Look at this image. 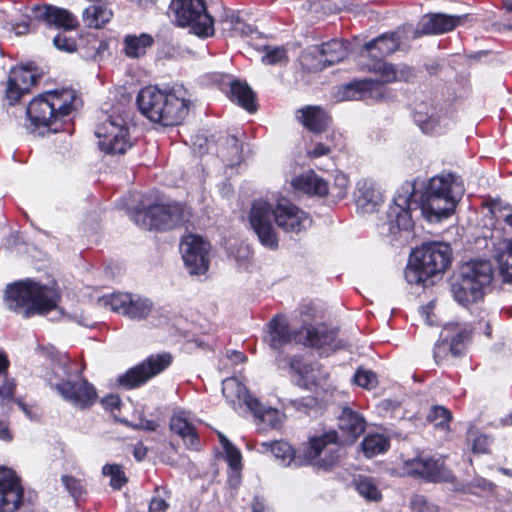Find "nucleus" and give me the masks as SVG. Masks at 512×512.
Listing matches in <instances>:
<instances>
[{
	"mask_svg": "<svg viewBox=\"0 0 512 512\" xmlns=\"http://www.w3.org/2000/svg\"><path fill=\"white\" fill-rule=\"evenodd\" d=\"M451 419V412L443 406H433L427 415L429 422L434 423L435 427L441 428L444 431L449 429Z\"/></svg>",
	"mask_w": 512,
	"mask_h": 512,
	"instance_id": "44",
	"label": "nucleus"
},
{
	"mask_svg": "<svg viewBox=\"0 0 512 512\" xmlns=\"http://www.w3.org/2000/svg\"><path fill=\"white\" fill-rule=\"evenodd\" d=\"M58 301L59 294L55 289L31 281L10 285L6 290L7 307L24 317L56 309Z\"/></svg>",
	"mask_w": 512,
	"mask_h": 512,
	"instance_id": "6",
	"label": "nucleus"
},
{
	"mask_svg": "<svg viewBox=\"0 0 512 512\" xmlns=\"http://www.w3.org/2000/svg\"><path fill=\"white\" fill-rule=\"evenodd\" d=\"M355 383L365 389H373L377 385V376L371 370L358 369L354 375Z\"/></svg>",
	"mask_w": 512,
	"mask_h": 512,
	"instance_id": "49",
	"label": "nucleus"
},
{
	"mask_svg": "<svg viewBox=\"0 0 512 512\" xmlns=\"http://www.w3.org/2000/svg\"><path fill=\"white\" fill-rule=\"evenodd\" d=\"M411 508L413 512H438V508L423 496H415Z\"/></svg>",
	"mask_w": 512,
	"mask_h": 512,
	"instance_id": "52",
	"label": "nucleus"
},
{
	"mask_svg": "<svg viewBox=\"0 0 512 512\" xmlns=\"http://www.w3.org/2000/svg\"><path fill=\"white\" fill-rule=\"evenodd\" d=\"M172 362L169 353L151 355L140 364L130 368L118 377V383L125 389L137 388L150 378L164 371Z\"/></svg>",
	"mask_w": 512,
	"mask_h": 512,
	"instance_id": "15",
	"label": "nucleus"
},
{
	"mask_svg": "<svg viewBox=\"0 0 512 512\" xmlns=\"http://www.w3.org/2000/svg\"><path fill=\"white\" fill-rule=\"evenodd\" d=\"M290 367L299 376L298 384L306 389L322 386L329 377V373L322 369L318 363H303L300 359H292Z\"/></svg>",
	"mask_w": 512,
	"mask_h": 512,
	"instance_id": "20",
	"label": "nucleus"
},
{
	"mask_svg": "<svg viewBox=\"0 0 512 512\" xmlns=\"http://www.w3.org/2000/svg\"><path fill=\"white\" fill-rule=\"evenodd\" d=\"M226 458L229 463V466L237 471L241 467V453L238 449L233 447H228L227 450H225Z\"/></svg>",
	"mask_w": 512,
	"mask_h": 512,
	"instance_id": "56",
	"label": "nucleus"
},
{
	"mask_svg": "<svg viewBox=\"0 0 512 512\" xmlns=\"http://www.w3.org/2000/svg\"><path fill=\"white\" fill-rule=\"evenodd\" d=\"M103 474L110 476V485L113 489H121L127 482L124 471L119 465H105L103 467Z\"/></svg>",
	"mask_w": 512,
	"mask_h": 512,
	"instance_id": "48",
	"label": "nucleus"
},
{
	"mask_svg": "<svg viewBox=\"0 0 512 512\" xmlns=\"http://www.w3.org/2000/svg\"><path fill=\"white\" fill-rule=\"evenodd\" d=\"M292 185L296 190L302 191L308 195L324 196L329 191L327 182L312 171L294 178Z\"/></svg>",
	"mask_w": 512,
	"mask_h": 512,
	"instance_id": "26",
	"label": "nucleus"
},
{
	"mask_svg": "<svg viewBox=\"0 0 512 512\" xmlns=\"http://www.w3.org/2000/svg\"><path fill=\"white\" fill-rule=\"evenodd\" d=\"M23 500L20 479L11 469L0 467V512H15Z\"/></svg>",
	"mask_w": 512,
	"mask_h": 512,
	"instance_id": "17",
	"label": "nucleus"
},
{
	"mask_svg": "<svg viewBox=\"0 0 512 512\" xmlns=\"http://www.w3.org/2000/svg\"><path fill=\"white\" fill-rule=\"evenodd\" d=\"M349 180L344 174H337L335 176V183L329 187V191L334 197L342 199L346 196L348 190Z\"/></svg>",
	"mask_w": 512,
	"mask_h": 512,
	"instance_id": "50",
	"label": "nucleus"
},
{
	"mask_svg": "<svg viewBox=\"0 0 512 512\" xmlns=\"http://www.w3.org/2000/svg\"><path fill=\"white\" fill-rule=\"evenodd\" d=\"M227 144L230 146L231 154H232L231 162H233L234 160L238 159L240 156V150H241L240 143L236 137L230 136L227 138Z\"/></svg>",
	"mask_w": 512,
	"mask_h": 512,
	"instance_id": "61",
	"label": "nucleus"
},
{
	"mask_svg": "<svg viewBox=\"0 0 512 512\" xmlns=\"http://www.w3.org/2000/svg\"><path fill=\"white\" fill-rule=\"evenodd\" d=\"M465 192L462 181L453 174L435 176L428 182L421 196V203L413 200L415 183L405 182L393 204L387 212V222L383 224L388 234H396L400 230H409L413 227L411 211L420 207L422 216L431 223H437L450 217L457 203Z\"/></svg>",
	"mask_w": 512,
	"mask_h": 512,
	"instance_id": "1",
	"label": "nucleus"
},
{
	"mask_svg": "<svg viewBox=\"0 0 512 512\" xmlns=\"http://www.w3.org/2000/svg\"><path fill=\"white\" fill-rule=\"evenodd\" d=\"M9 361L5 354L0 353V397L2 400H10L14 394L15 385L9 380L7 369Z\"/></svg>",
	"mask_w": 512,
	"mask_h": 512,
	"instance_id": "43",
	"label": "nucleus"
},
{
	"mask_svg": "<svg viewBox=\"0 0 512 512\" xmlns=\"http://www.w3.org/2000/svg\"><path fill=\"white\" fill-rule=\"evenodd\" d=\"M291 340L287 321L282 316L274 317L269 323L268 341L274 349H279Z\"/></svg>",
	"mask_w": 512,
	"mask_h": 512,
	"instance_id": "27",
	"label": "nucleus"
},
{
	"mask_svg": "<svg viewBox=\"0 0 512 512\" xmlns=\"http://www.w3.org/2000/svg\"><path fill=\"white\" fill-rule=\"evenodd\" d=\"M357 209L361 213H373L382 204L383 197L374 182L370 180L358 181L354 192Z\"/></svg>",
	"mask_w": 512,
	"mask_h": 512,
	"instance_id": "21",
	"label": "nucleus"
},
{
	"mask_svg": "<svg viewBox=\"0 0 512 512\" xmlns=\"http://www.w3.org/2000/svg\"><path fill=\"white\" fill-rule=\"evenodd\" d=\"M319 49L327 66L341 62L349 53L347 45L338 39L323 43Z\"/></svg>",
	"mask_w": 512,
	"mask_h": 512,
	"instance_id": "34",
	"label": "nucleus"
},
{
	"mask_svg": "<svg viewBox=\"0 0 512 512\" xmlns=\"http://www.w3.org/2000/svg\"><path fill=\"white\" fill-rule=\"evenodd\" d=\"M368 70L379 76V81L364 79L347 84L343 87V100H360L381 96V84L395 81H409L415 77V71L406 64L393 65L381 59L368 65Z\"/></svg>",
	"mask_w": 512,
	"mask_h": 512,
	"instance_id": "7",
	"label": "nucleus"
},
{
	"mask_svg": "<svg viewBox=\"0 0 512 512\" xmlns=\"http://www.w3.org/2000/svg\"><path fill=\"white\" fill-rule=\"evenodd\" d=\"M491 212L493 213L496 221L500 222L503 220L507 225L512 227V212L507 207L500 208L494 206L491 209Z\"/></svg>",
	"mask_w": 512,
	"mask_h": 512,
	"instance_id": "57",
	"label": "nucleus"
},
{
	"mask_svg": "<svg viewBox=\"0 0 512 512\" xmlns=\"http://www.w3.org/2000/svg\"><path fill=\"white\" fill-rule=\"evenodd\" d=\"M133 454H134V457L138 460V461H141L142 459L145 458L146 454H147V449L146 447H144L143 445L139 444L137 446L134 447V451H133Z\"/></svg>",
	"mask_w": 512,
	"mask_h": 512,
	"instance_id": "63",
	"label": "nucleus"
},
{
	"mask_svg": "<svg viewBox=\"0 0 512 512\" xmlns=\"http://www.w3.org/2000/svg\"><path fill=\"white\" fill-rule=\"evenodd\" d=\"M62 482L71 496L75 499L84 493V485L81 480L71 476H63Z\"/></svg>",
	"mask_w": 512,
	"mask_h": 512,
	"instance_id": "51",
	"label": "nucleus"
},
{
	"mask_svg": "<svg viewBox=\"0 0 512 512\" xmlns=\"http://www.w3.org/2000/svg\"><path fill=\"white\" fill-rule=\"evenodd\" d=\"M462 20L461 16L443 13L428 14L419 23L421 34H441L453 30Z\"/></svg>",
	"mask_w": 512,
	"mask_h": 512,
	"instance_id": "22",
	"label": "nucleus"
},
{
	"mask_svg": "<svg viewBox=\"0 0 512 512\" xmlns=\"http://www.w3.org/2000/svg\"><path fill=\"white\" fill-rule=\"evenodd\" d=\"M140 112L150 121L163 126H176L183 122L189 113L191 99L182 86L161 90L147 86L137 96Z\"/></svg>",
	"mask_w": 512,
	"mask_h": 512,
	"instance_id": "3",
	"label": "nucleus"
},
{
	"mask_svg": "<svg viewBox=\"0 0 512 512\" xmlns=\"http://www.w3.org/2000/svg\"><path fill=\"white\" fill-rule=\"evenodd\" d=\"M52 372L54 376H48L50 386L73 406L85 409L96 402V390L85 379L74 382L64 381L70 375L69 359L67 357L53 362Z\"/></svg>",
	"mask_w": 512,
	"mask_h": 512,
	"instance_id": "9",
	"label": "nucleus"
},
{
	"mask_svg": "<svg viewBox=\"0 0 512 512\" xmlns=\"http://www.w3.org/2000/svg\"><path fill=\"white\" fill-rule=\"evenodd\" d=\"M99 148L105 154L122 155L132 147L129 131L121 116L109 117L98 126Z\"/></svg>",
	"mask_w": 512,
	"mask_h": 512,
	"instance_id": "14",
	"label": "nucleus"
},
{
	"mask_svg": "<svg viewBox=\"0 0 512 512\" xmlns=\"http://www.w3.org/2000/svg\"><path fill=\"white\" fill-rule=\"evenodd\" d=\"M229 98L249 112H253L256 109L254 93L245 82L239 80L231 81Z\"/></svg>",
	"mask_w": 512,
	"mask_h": 512,
	"instance_id": "28",
	"label": "nucleus"
},
{
	"mask_svg": "<svg viewBox=\"0 0 512 512\" xmlns=\"http://www.w3.org/2000/svg\"><path fill=\"white\" fill-rule=\"evenodd\" d=\"M451 259L452 250L448 244L425 243L413 252L405 270V278L409 284H424L429 278L444 273Z\"/></svg>",
	"mask_w": 512,
	"mask_h": 512,
	"instance_id": "8",
	"label": "nucleus"
},
{
	"mask_svg": "<svg viewBox=\"0 0 512 512\" xmlns=\"http://www.w3.org/2000/svg\"><path fill=\"white\" fill-rule=\"evenodd\" d=\"M170 493L163 487H156L149 504V512H166L169 508Z\"/></svg>",
	"mask_w": 512,
	"mask_h": 512,
	"instance_id": "46",
	"label": "nucleus"
},
{
	"mask_svg": "<svg viewBox=\"0 0 512 512\" xmlns=\"http://www.w3.org/2000/svg\"><path fill=\"white\" fill-rule=\"evenodd\" d=\"M252 512H267V509L261 500L255 498L252 503Z\"/></svg>",
	"mask_w": 512,
	"mask_h": 512,
	"instance_id": "64",
	"label": "nucleus"
},
{
	"mask_svg": "<svg viewBox=\"0 0 512 512\" xmlns=\"http://www.w3.org/2000/svg\"><path fill=\"white\" fill-rule=\"evenodd\" d=\"M170 429L182 437L186 445L191 448H197L198 438L195 428L182 415H174L170 420Z\"/></svg>",
	"mask_w": 512,
	"mask_h": 512,
	"instance_id": "33",
	"label": "nucleus"
},
{
	"mask_svg": "<svg viewBox=\"0 0 512 512\" xmlns=\"http://www.w3.org/2000/svg\"><path fill=\"white\" fill-rule=\"evenodd\" d=\"M338 427L353 442L364 433L366 421L358 412L344 407L338 419Z\"/></svg>",
	"mask_w": 512,
	"mask_h": 512,
	"instance_id": "23",
	"label": "nucleus"
},
{
	"mask_svg": "<svg viewBox=\"0 0 512 512\" xmlns=\"http://www.w3.org/2000/svg\"><path fill=\"white\" fill-rule=\"evenodd\" d=\"M180 251L190 274L200 275L208 270L210 245L200 236L189 234L183 237Z\"/></svg>",
	"mask_w": 512,
	"mask_h": 512,
	"instance_id": "16",
	"label": "nucleus"
},
{
	"mask_svg": "<svg viewBox=\"0 0 512 512\" xmlns=\"http://www.w3.org/2000/svg\"><path fill=\"white\" fill-rule=\"evenodd\" d=\"M422 105L415 109L414 120L425 133H432L435 131L437 120L434 118L433 113L423 112Z\"/></svg>",
	"mask_w": 512,
	"mask_h": 512,
	"instance_id": "47",
	"label": "nucleus"
},
{
	"mask_svg": "<svg viewBox=\"0 0 512 512\" xmlns=\"http://www.w3.org/2000/svg\"><path fill=\"white\" fill-rule=\"evenodd\" d=\"M152 310V303L148 299L130 295V303L124 315L131 319H142L149 315Z\"/></svg>",
	"mask_w": 512,
	"mask_h": 512,
	"instance_id": "41",
	"label": "nucleus"
},
{
	"mask_svg": "<svg viewBox=\"0 0 512 512\" xmlns=\"http://www.w3.org/2000/svg\"><path fill=\"white\" fill-rule=\"evenodd\" d=\"M169 15L181 27H189L199 37L214 34V21L206 9L204 0H172Z\"/></svg>",
	"mask_w": 512,
	"mask_h": 512,
	"instance_id": "10",
	"label": "nucleus"
},
{
	"mask_svg": "<svg viewBox=\"0 0 512 512\" xmlns=\"http://www.w3.org/2000/svg\"><path fill=\"white\" fill-rule=\"evenodd\" d=\"M332 151L331 147L323 143H316L314 148L308 152L310 157H321L330 154Z\"/></svg>",
	"mask_w": 512,
	"mask_h": 512,
	"instance_id": "60",
	"label": "nucleus"
},
{
	"mask_svg": "<svg viewBox=\"0 0 512 512\" xmlns=\"http://www.w3.org/2000/svg\"><path fill=\"white\" fill-rule=\"evenodd\" d=\"M130 295L128 293L104 295L98 299V305L124 315V310H127L130 303Z\"/></svg>",
	"mask_w": 512,
	"mask_h": 512,
	"instance_id": "39",
	"label": "nucleus"
},
{
	"mask_svg": "<svg viewBox=\"0 0 512 512\" xmlns=\"http://www.w3.org/2000/svg\"><path fill=\"white\" fill-rule=\"evenodd\" d=\"M233 30L235 33L241 36H251L252 39L251 42H249L250 45L251 43H254L253 40H263L261 34L258 31L254 30L251 25H248L246 23L237 21L234 25Z\"/></svg>",
	"mask_w": 512,
	"mask_h": 512,
	"instance_id": "53",
	"label": "nucleus"
},
{
	"mask_svg": "<svg viewBox=\"0 0 512 512\" xmlns=\"http://www.w3.org/2000/svg\"><path fill=\"white\" fill-rule=\"evenodd\" d=\"M272 215L278 227L287 233H300L311 225L309 215L289 201L279 202L274 209L264 200L254 201L249 213V223L260 243L270 249L278 247Z\"/></svg>",
	"mask_w": 512,
	"mask_h": 512,
	"instance_id": "2",
	"label": "nucleus"
},
{
	"mask_svg": "<svg viewBox=\"0 0 512 512\" xmlns=\"http://www.w3.org/2000/svg\"><path fill=\"white\" fill-rule=\"evenodd\" d=\"M297 119L314 133L323 131L329 124L328 115L317 106H307L299 109Z\"/></svg>",
	"mask_w": 512,
	"mask_h": 512,
	"instance_id": "25",
	"label": "nucleus"
},
{
	"mask_svg": "<svg viewBox=\"0 0 512 512\" xmlns=\"http://www.w3.org/2000/svg\"><path fill=\"white\" fill-rule=\"evenodd\" d=\"M426 460L427 457L423 455L403 460L404 473L410 476L422 477L423 474H427V470L425 468Z\"/></svg>",
	"mask_w": 512,
	"mask_h": 512,
	"instance_id": "45",
	"label": "nucleus"
},
{
	"mask_svg": "<svg viewBox=\"0 0 512 512\" xmlns=\"http://www.w3.org/2000/svg\"><path fill=\"white\" fill-rule=\"evenodd\" d=\"M54 46L64 52H74L77 48L76 42L72 38H68L63 34H58L53 39Z\"/></svg>",
	"mask_w": 512,
	"mask_h": 512,
	"instance_id": "54",
	"label": "nucleus"
},
{
	"mask_svg": "<svg viewBox=\"0 0 512 512\" xmlns=\"http://www.w3.org/2000/svg\"><path fill=\"white\" fill-rule=\"evenodd\" d=\"M490 442L487 436L478 435L473 440L472 449L476 453H486L488 451Z\"/></svg>",
	"mask_w": 512,
	"mask_h": 512,
	"instance_id": "58",
	"label": "nucleus"
},
{
	"mask_svg": "<svg viewBox=\"0 0 512 512\" xmlns=\"http://www.w3.org/2000/svg\"><path fill=\"white\" fill-rule=\"evenodd\" d=\"M13 434L12 431L9 429L8 423L5 421V419L0 418V440L3 441H12Z\"/></svg>",
	"mask_w": 512,
	"mask_h": 512,
	"instance_id": "62",
	"label": "nucleus"
},
{
	"mask_svg": "<svg viewBox=\"0 0 512 512\" xmlns=\"http://www.w3.org/2000/svg\"><path fill=\"white\" fill-rule=\"evenodd\" d=\"M76 92L73 89L48 91L33 98L27 109L26 128L38 135L57 132L59 122L74 109Z\"/></svg>",
	"mask_w": 512,
	"mask_h": 512,
	"instance_id": "4",
	"label": "nucleus"
},
{
	"mask_svg": "<svg viewBox=\"0 0 512 512\" xmlns=\"http://www.w3.org/2000/svg\"><path fill=\"white\" fill-rule=\"evenodd\" d=\"M492 253L503 281L512 283V240L502 239L495 242Z\"/></svg>",
	"mask_w": 512,
	"mask_h": 512,
	"instance_id": "24",
	"label": "nucleus"
},
{
	"mask_svg": "<svg viewBox=\"0 0 512 512\" xmlns=\"http://www.w3.org/2000/svg\"><path fill=\"white\" fill-rule=\"evenodd\" d=\"M190 216V210L182 204H155L137 212L135 221L143 229L169 230L188 222Z\"/></svg>",
	"mask_w": 512,
	"mask_h": 512,
	"instance_id": "11",
	"label": "nucleus"
},
{
	"mask_svg": "<svg viewBox=\"0 0 512 512\" xmlns=\"http://www.w3.org/2000/svg\"><path fill=\"white\" fill-rule=\"evenodd\" d=\"M35 73L26 67H16L10 71L7 81L6 96L10 104L16 103L30 88L36 84Z\"/></svg>",
	"mask_w": 512,
	"mask_h": 512,
	"instance_id": "19",
	"label": "nucleus"
},
{
	"mask_svg": "<svg viewBox=\"0 0 512 512\" xmlns=\"http://www.w3.org/2000/svg\"><path fill=\"white\" fill-rule=\"evenodd\" d=\"M124 52L130 58L143 56L154 40L151 35L142 33L139 36L127 35L124 38Z\"/></svg>",
	"mask_w": 512,
	"mask_h": 512,
	"instance_id": "31",
	"label": "nucleus"
},
{
	"mask_svg": "<svg viewBox=\"0 0 512 512\" xmlns=\"http://www.w3.org/2000/svg\"><path fill=\"white\" fill-rule=\"evenodd\" d=\"M425 466L427 474H423V478L433 482H450L454 479L452 472L445 466L444 461L440 458L434 459L427 457Z\"/></svg>",
	"mask_w": 512,
	"mask_h": 512,
	"instance_id": "36",
	"label": "nucleus"
},
{
	"mask_svg": "<svg viewBox=\"0 0 512 512\" xmlns=\"http://www.w3.org/2000/svg\"><path fill=\"white\" fill-rule=\"evenodd\" d=\"M400 46V38L397 33L383 34L373 41L366 43L362 50V55L366 56L377 49L380 56H386L395 52Z\"/></svg>",
	"mask_w": 512,
	"mask_h": 512,
	"instance_id": "29",
	"label": "nucleus"
},
{
	"mask_svg": "<svg viewBox=\"0 0 512 512\" xmlns=\"http://www.w3.org/2000/svg\"><path fill=\"white\" fill-rule=\"evenodd\" d=\"M333 342L334 334L332 332H327L324 328H308L306 330L305 344L309 346L317 348L329 346L332 349H336L337 346L333 345Z\"/></svg>",
	"mask_w": 512,
	"mask_h": 512,
	"instance_id": "38",
	"label": "nucleus"
},
{
	"mask_svg": "<svg viewBox=\"0 0 512 512\" xmlns=\"http://www.w3.org/2000/svg\"><path fill=\"white\" fill-rule=\"evenodd\" d=\"M449 353L448 342L443 340L440 343H437L434 348V358L437 363L447 357Z\"/></svg>",
	"mask_w": 512,
	"mask_h": 512,
	"instance_id": "59",
	"label": "nucleus"
},
{
	"mask_svg": "<svg viewBox=\"0 0 512 512\" xmlns=\"http://www.w3.org/2000/svg\"><path fill=\"white\" fill-rule=\"evenodd\" d=\"M355 489L367 501L378 502L382 499V492L378 483L369 477H358L355 482Z\"/></svg>",
	"mask_w": 512,
	"mask_h": 512,
	"instance_id": "37",
	"label": "nucleus"
},
{
	"mask_svg": "<svg viewBox=\"0 0 512 512\" xmlns=\"http://www.w3.org/2000/svg\"><path fill=\"white\" fill-rule=\"evenodd\" d=\"M494 278L492 264L488 260L464 263L451 277L450 291L461 306L469 307L482 300Z\"/></svg>",
	"mask_w": 512,
	"mask_h": 512,
	"instance_id": "5",
	"label": "nucleus"
},
{
	"mask_svg": "<svg viewBox=\"0 0 512 512\" xmlns=\"http://www.w3.org/2000/svg\"><path fill=\"white\" fill-rule=\"evenodd\" d=\"M388 447V439L381 434L368 435L364 438L362 442L363 452L369 458L385 452L388 449Z\"/></svg>",
	"mask_w": 512,
	"mask_h": 512,
	"instance_id": "40",
	"label": "nucleus"
},
{
	"mask_svg": "<svg viewBox=\"0 0 512 512\" xmlns=\"http://www.w3.org/2000/svg\"><path fill=\"white\" fill-rule=\"evenodd\" d=\"M301 64L309 71H319L327 67L319 47H311L304 51L300 57Z\"/></svg>",
	"mask_w": 512,
	"mask_h": 512,
	"instance_id": "42",
	"label": "nucleus"
},
{
	"mask_svg": "<svg viewBox=\"0 0 512 512\" xmlns=\"http://www.w3.org/2000/svg\"><path fill=\"white\" fill-rule=\"evenodd\" d=\"M449 353L453 357H458L463 354L465 350L464 336L461 333L455 335L450 342H448Z\"/></svg>",
	"mask_w": 512,
	"mask_h": 512,
	"instance_id": "55",
	"label": "nucleus"
},
{
	"mask_svg": "<svg viewBox=\"0 0 512 512\" xmlns=\"http://www.w3.org/2000/svg\"><path fill=\"white\" fill-rule=\"evenodd\" d=\"M344 456V450L339 444L335 431L312 437L305 451V458L309 463L324 471L337 466Z\"/></svg>",
	"mask_w": 512,
	"mask_h": 512,
	"instance_id": "12",
	"label": "nucleus"
},
{
	"mask_svg": "<svg viewBox=\"0 0 512 512\" xmlns=\"http://www.w3.org/2000/svg\"><path fill=\"white\" fill-rule=\"evenodd\" d=\"M223 395L231 402H234V396L239 401H243L248 409L254 414L260 423L269 427L277 428L282 423V414L274 408H264L255 398L246 394L245 388L235 378H229L222 383Z\"/></svg>",
	"mask_w": 512,
	"mask_h": 512,
	"instance_id": "13",
	"label": "nucleus"
},
{
	"mask_svg": "<svg viewBox=\"0 0 512 512\" xmlns=\"http://www.w3.org/2000/svg\"><path fill=\"white\" fill-rule=\"evenodd\" d=\"M32 14L35 19L44 21L49 26L65 30H72L78 24L76 17L72 13L53 5H35L32 8Z\"/></svg>",
	"mask_w": 512,
	"mask_h": 512,
	"instance_id": "18",
	"label": "nucleus"
},
{
	"mask_svg": "<svg viewBox=\"0 0 512 512\" xmlns=\"http://www.w3.org/2000/svg\"><path fill=\"white\" fill-rule=\"evenodd\" d=\"M259 451L262 453H270L279 464L287 466L294 458V451L292 447L284 441L274 442H261L259 444Z\"/></svg>",
	"mask_w": 512,
	"mask_h": 512,
	"instance_id": "30",
	"label": "nucleus"
},
{
	"mask_svg": "<svg viewBox=\"0 0 512 512\" xmlns=\"http://www.w3.org/2000/svg\"><path fill=\"white\" fill-rule=\"evenodd\" d=\"M112 11L103 4L95 3L85 9L83 20L90 28H101L112 18Z\"/></svg>",
	"mask_w": 512,
	"mask_h": 512,
	"instance_id": "32",
	"label": "nucleus"
},
{
	"mask_svg": "<svg viewBox=\"0 0 512 512\" xmlns=\"http://www.w3.org/2000/svg\"><path fill=\"white\" fill-rule=\"evenodd\" d=\"M260 42H263V40ZM251 46L263 53L261 61L266 65L283 64L288 60L287 51L284 47L270 46L265 43H251Z\"/></svg>",
	"mask_w": 512,
	"mask_h": 512,
	"instance_id": "35",
	"label": "nucleus"
}]
</instances>
